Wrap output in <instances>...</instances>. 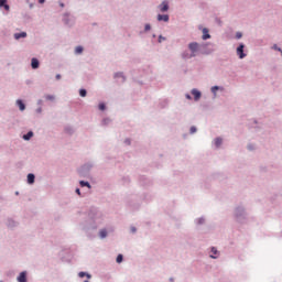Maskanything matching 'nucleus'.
I'll use <instances>...</instances> for the list:
<instances>
[{"label": "nucleus", "mask_w": 282, "mask_h": 282, "mask_svg": "<svg viewBox=\"0 0 282 282\" xmlns=\"http://www.w3.org/2000/svg\"><path fill=\"white\" fill-rule=\"evenodd\" d=\"M188 50L192 52V54H183V58H193L197 56V52H199V44L197 42H192L188 44Z\"/></svg>", "instance_id": "nucleus-1"}, {"label": "nucleus", "mask_w": 282, "mask_h": 282, "mask_svg": "<svg viewBox=\"0 0 282 282\" xmlns=\"http://www.w3.org/2000/svg\"><path fill=\"white\" fill-rule=\"evenodd\" d=\"M18 282H28V273L25 271H22L20 275L18 276Z\"/></svg>", "instance_id": "nucleus-2"}, {"label": "nucleus", "mask_w": 282, "mask_h": 282, "mask_svg": "<svg viewBox=\"0 0 282 282\" xmlns=\"http://www.w3.org/2000/svg\"><path fill=\"white\" fill-rule=\"evenodd\" d=\"M160 12H167L169 11V2L163 1L160 6H159Z\"/></svg>", "instance_id": "nucleus-3"}, {"label": "nucleus", "mask_w": 282, "mask_h": 282, "mask_svg": "<svg viewBox=\"0 0 282 282\" xmlns=\"http://www.w3.org/2000/svg\"><path fill=\"white\" fill-rule=\"evenodd\" d=\"M243 44H240L238 47H237V54L239 55V58H246V54H243Z\"/></svg>", "instance_id": "nucleus-4"}, {"label": "nucleus", "mask_w": 282, "mask_h": 282, "mask_svg": "<svg viewBox=\"0 0 282 282\" xmlns=\"http://www.w3.org/2000/svg\"><path fill=\"white\" fill-rule=\"evenodd\" d=\"M192 95L194 96L195 100H199V98H202V93L197 89H193Z\"/></svg>", "instance_id": "nucleus-5"}, {"label": "nucleus", "mask_w": 282, "mask_h": 282, "mask_svg": "<svg viewBox=\"0 0 282 282\" xmlns=\"http://www.w3.org/2000/svg\"><path fill=\"white\" fill-rule=\"evenodd\" d=\"M31 67L33 68V69H39V59H36V58H32L31 59Z\"/></svg>", "instance_id": "nucleus-6"}, {"label": "nucleus", "mask_w": 282, "mask_h": 282, "mask_svg": "<svg viewBox=\"0 0 282 282\" xmlns=\"http://www.w3.org/2000/svg\"><path fill=\"white\" fill-rule=\"evenodd\" d=\"M25 36H28V33H25V32H21V33H15L14 34V39L17 41H19V39H25Z\"/></svg>", "instance_id": "nucleus-7"}, {"label": "nucleus", "mask_w": 282, "mask_h": 282, "mask_svg": "<svg viewBox=\"0 0 282 282\" xmlns=\"http://www.w3.org/2000/svg\"><path fill=\"white\" fill-rule=\"evenodd\" d=\"M17 105L20 108V111H25V104H23V100L18 99Z\"/></svg>", "instance_id": "nucleus-8"}, {"label": "nucleus", "mask_w": 282, "mask_h": 282, "mask_svg": "<svg viewBox=\"0 0 282 282\" xmlns=\"http://www.w3.org/2000/svg\"><path fill=\"white\" fill-rule=\"evenodd\" d=\"M8 0H0V8H4V10H10V6L7 4Z\"/></svg>", "instance_id": "nucleus-9"}, {"label": "nucleus", "mask_w": 282, "mask_h": 282, "mask_svg": "<svg viewBox=\"0 0 282 282\" xmlns=\"http://www.w3.org/2000/svg\"><path fill=\"white\" fill-rule=\"evenodd\" d=\"M210 39V34L208 33V29H203V41H207Z\"/></svg>", "instance_id": "nucleus-10"}, {"label": "nucleus", "mask_w": 282, "mask_h": 282, "mask_svg": "<svg viewBox=\"0 0 282 282\" xmlns=\"http://www.w3.org/2000/svg\"><path fill=\"white\" fill-rule=\"evenodd\" d=\"M158 21H164L165 23L169 22V15L167 14H159L158 15Z\"/></svg>", "instance_id": "nucleus-11"}, {"label": "nucleus", "mask_w": 282, "mask_h": 282, "mask_svg": "<svg viewBox=\"0 0 282 282\" xmlns=\"http://www.w3.org/2000/svg\"><path fill=\"white\" fill-rule=\"evenodd\" d=\"M34 180H35L34 174H29V175H28V183H29V184H34Z\"/></svg>", "instance_id": "nucleus-12"}, {"label": "nucleus", "mask_w": 282, "mask_h": 282, "mask_svg": "<svg viewBox=\"0 0 282 282\" xmlns=\"http://www.w3.org/2000/svg\"><path fill=\"white\" fill-rule=\"evenodd\" d=\"M34 135V132L30 131L23 135V140H30Z\"/></svg>", "instance_id": "nucleus-13"}, {"label": "nucleus", "mask_w": 282, "mask_h": 282, "mask_svg": "<svg viewBox=\"0 0 282 282\" xmlns=\"http://www.w3.org/2000/svg\"><path fill=\"white\" fill-rule=\"evenodd\" d=\"M99 236H100L101 239H105V237H107V229H101L99 231Z\"/></svg>", "instance_id": "nucleus-14"}, {"label": "nucleus", "mask_w": 282, "mask_h": 282, "mask_svg": "<svg viewBox=\"0 0 282 282\" xmlns=\"http://www.w3.org/2000/svg\"><path fill=\"white\" fill-rule=\"evenodd\" d=\"M79 184L82 187L87 186L88 188H91V185H89V182L80 181Z\"/></svg>", "instance_id": "nucleus-15"}, {"label": "nucleus", "mask_w": 282, "mask_h": 282, "mask_svg": "<svg viewBox=\"0 0 282 282\" xmlns=\"http://www.w3.org/2000/svg\"><path fill=\"white\" fill-rule=\"evenodd\" d=\"M78 276H79L80 279H83V278H85V276H87V279H91V275H89V274H87V273H85V272H79Z\"/></svg>", "instance_id": "nucleus-16"}, {"label": "nucleus", "mask_w": 282, "mask_h": 282, "mask_svg": "<svg viewBox=\"0 0 282 282\" xmlns=\"http://www.w3.org/2000/svg\"><path fill=\"white\" fill-rule=\"evenodd\" d=\"M75 54H83V46H76Z\"/></svg>", "instance_id": "nucleus-17"}, {"label": "nucleus", "mask_w": 282, "mask_h": 282, "mask_svg": "<svg viewBox=\"0 0 282 282\" xmlns=\"http://www.w3.org/2000/svg\"><path fill=\"white\" fill-rule=\"evenodd\" d=\"M221 142H223L221 138H217V139L215 140L216 147H221Z\"/></svg>", "instance_id": "nucleus-18"}, {"label": "nucleus", "mask_w": 282, "mask_h": 282, "mask_svg": "<svg viewBox=\"0 0 282 282\" xmlns=\"http://www.w3.org/2000/svg\"><path fill=\"white\" fill-rule=\"evenodd\" d=\"M79 95L82 96V98H85V96H87V90L80 89Z\"/></svg>", "instance_id": "nucleus-19"}, {"label": "nucleus", "mask_w": 282, "mask_h": 282, "mask_svg": "<svg viewBox=\"0 0 282 282\" xmlns=\"http://www.w3.org/2000/svg\"><path fill=\"white\" fill-rule=\"evenodd\" d=\"M217 91H219V86L212 87V93L213 94H217Z\"/></svg>", "instance_id": "nucleus-20"}, {"label": "nucleus", "mask_w": 282, "mask_h": 282, "mask_svg": "<svg viewBox=\"0 0 282 282\" xmlns=\"http://www.w3.org/2000/svg\"><path fill=\"white\" fill-rule=\"evenodd\" d=\"M122 259H123L122 254H118L117 263H122Z\"/></svg>", "instance_id": "nucleus-21"}, {"label": "nucleus", "mask_w": 282, "mask_h": 282, "mask_svg": "<svg viewBox=\"0 0 282 282\" xmlns=\"http://www.w3.org/2000/svg\"><path fill=\"white\" fill-rule=\"evenodd\" d=\"M189 131H191V133H196V132H197V128L192 127V128L189 129Z\"/></svg>", "instance_id": "nucleus-22"}, {"label": "nucleus", "mask_w": 282, "mask_h": 282, "mask_svg": "<svg viewBox=\"0 0 282 282\" xmlns=\"http://www.w3.org/2000/svg\"><path fill=\"white\" fill-rule=\"evenodd\" d=\"M100 111H105V104H99Z\"/></svg>", "instance_id": "nucleus-23"}, {"label": "nucleus", "mask_w": 282, "mask_h": 282, "mask_svg": "<svg viewBox=\"0 0 282 282\" xmlns=\"http://www.w3.org/2000/svg\"><path fill=\"white\" fill-rule=\"evenodd\" d=\"M46 100H54V96L47 95V96H46Z\"/></svg>", "instance_id": "nucleus-24"}, {"label": "nucleus", "mask_w": 282, "mask_h": 282, "mask_svg": "<svg viewBox=\"0 0 282 282\" xmlns=\"http://www.w3.org/2000/svg\"><path fill=\"white\" fill-rule=\"evenodd\" d=\"M151 30V24H145V32H149Z\"/></svg>", "instance_id": "nucleus-25"}, {"label": "nucleus", "mask_w": 282, "mask_h": 282, "mask_svg": "<svg viewBox=\"0 0 282 282\" xmlns=\"http://www.w3.org/2000/svg\"><path fill=\"white\" fill-rule=\"evenodd\" d=\"M212 252H213V254H217L218 251H217V249L215 247H213L212 248Z\"/></svg>", "instance_id": "nucleus-26"}, {"label": "nucleus", "mask_w": 282, "mask_h": 282, "mask_svg": "<svg viewBox=\"0 0 282 282\" xmlns=\"http://www.w3.org/2000/svg\"><path fill=\"white\" fill-rule=\"evenodd\" d=\"M159 41H160V43H162V41H165V39L162 37V36H160V37H159Z\"/></svg>", "instance_id": "nucleus-27"}, {"label": "nucleus", "mask_w": 282, "mask_h": 282, "mask_svg": "<svg viewBox=\"0 0 282 282\" xmlns=\"http://www.w3.org/2000/svg\"><path fill=\"white\" fill-rule=\"evenodd\" d=\"M236 36H237V39H241L242 35H241V33H237Z\"/></svg>", "instance_id": "nucleus-28"}, {"label": "nucleus", "mask_w": 282, "mask_h": 282, "mask_svg": "<svg viewBox=\"0 0 282 282\" xmlns=\"http://www.w3.org/2000/svg\"><path fill=\"white\" fill-rule=\"evenodd\" d=\"M77 195H80V188L76 189Z\"/></svg>", "instance_id": "nucleus-29"}, {"label": "nucleus", "mask_w": 282, "mask_h": 282, "mask_svg": "<svg viewBox=\"0 0 282 282\" xmlns=\"http://www.w3.org/2000/svg\"><path fill=\"white\" fill-rule=\"evenodd\" d=\"M56 79H57V80H61V75H56Z\"/></svg>", "instance_id": "nucleus-30"}, {"label": "nucleus", "mask_w": 282, "mask_h": 282, "mask_svg": "<svg viewBox=\"0 0 282 282\" xmlns=\"http://www.w3.org/2000/svg\"><path fill=\"white\" fill-rule=\"evenodd\" d=\"M186 98H187V100H191L192 97H191V95H186Z\"/></svg>", "instance_id": "nucleus-31"}, {"label": "nucleus", "mask_w": 282, "mask_h": 282, "mask_svg": "<svg viewBox=\"0 0 282 282\" xmlns=\"http://www.w3.org/2000/svg\"><path fill=\"white\" fill-rule=\"evenodd\" d=\"M126 144H131V141L130 140H126Z\"/></svg>", "instance_id": "nucleus-32"}, {"label": "nucleus", "mask_w": 282, "mask_h": 282, "mask_svg": "<svg viewBox=\"0 0 282 282\" xmlns=\"http://www.w3.org/2000/svg\"><path fill=\"white\" fill-rule=\"evenodd\" d=\"M39 3H45V0H39Z\"/></svg>", "instance_id": "nucleus-33"}, {"label": "nucleus", "mask_w": 282, "mask_h": 282, "mask_svg": "<svg viewBox=\"0 0 282 282\" xmlns=\"http://www.w3.org/2000/svg\"><path fill=\"white\" fill-rule=\"evenodd\" d=\"M131 231H132V232H135V227H132V228H131Z\"/></svg>", "instance_id": "nucleus-34"}, {"label": "nucleus", "mask_w": 282, "mask_h": 282, "mask_svg": "<svg viewBox=\"0 0 282 282\" xmlns=\"http://www.w3.org/2000/svg\"><path fill=\"white\" fill-rule=\"evenodd\" d=\"M212 257V259H217V257L216 256H210Z\"/></svg>", "instance_id": "nucleus-35"}, {"label": "nucleus", "mask_w": 282, "mask_h": 282, "mask_svg": "<svg viewBox=\"0 0 282 282\" xmlns=\"http://www.w3.org/2000/svg\"><path fill=\"white\" fill-rule=\"evenodd\" d=\"M84 282H89V280H85Z\"/></svg>", "instance_id": "nucleus-36"}, {"label": "nucleus", "mask_w": 282, "mask_h": 282, "mask_svg": "<svg viewBox=\"0 0 282 282\" xmlns=\"http://www.w3.org/2000/svg\"><path fill=\"white\" fill-rule=\"evenodd\" d=\"M63 6H64V4L62 3L61 7L63 8Z\"/></svg>", "instance_id": "nucleus-37"}]
</instances>
